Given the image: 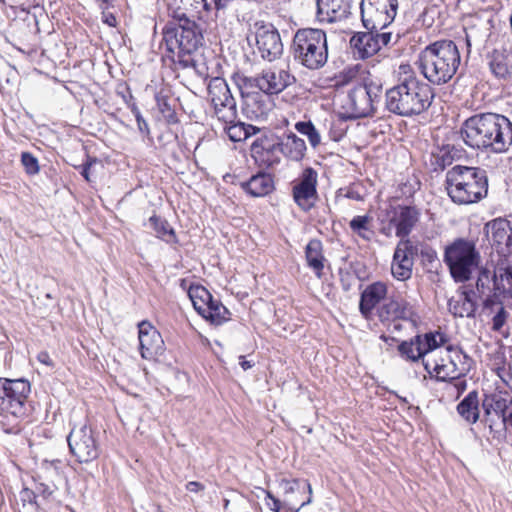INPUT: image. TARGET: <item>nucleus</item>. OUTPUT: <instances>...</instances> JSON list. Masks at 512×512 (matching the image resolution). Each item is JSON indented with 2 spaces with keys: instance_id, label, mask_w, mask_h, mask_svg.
Returning <instances> with one entry per match:
<instances>
[{
  "instance_id": "774afa93",
  "label": "nucleus",
  "mask_w": 512,
  "mask_h": 512,
  "mask_svg": "<svg viewBox=\"0 0 512 512\" xmlns=\"http://www.w3.org/2000/svg\"><path fill=\"white\" fill-rule=\"evenodd\" d=\"M204 488H205L204 485L197 481H190L186 484V489L189 492H193V493H198L200 491H203Z\"/></svg>"
},
{
  "instance_id": "b1692460",
  "label": "nucleus",
  "mask_w": 512,
  "mask_h": 512,
  "mask_svg": "<svg viewBox=\"0 0 512 512\" xmlns=\"http://www.w3.org/2000/svg\"><path fill=\"white\" fill-rule=\"evenodd\" d=\"M419 217L420 211L415 206H399V212L392 219L396 228V235L400 238L407 237L419 221Z\"/></svg>"
},
{
  "instance_id": "f03ea898",
  "label": "nucleus",
  "mask_w": 512,
  "mask_h": 512,
  "mask_svg": "<svg viewBox=\"0 0 512 512\" xmlns=\"http://www.w3.org/2000/svg\"><path fill=\"white\" fill-rule=\"evenodd\" d=\"M398 84L385 92V108L400 117H413L422 114L431 106L434 99L433 88L420 80L410 65H400Z\"/></svg>"
},
{
  "instance_id": "7ed1b4c3",
  "label": "nucleus",
  "mask_w": 512,
  "mask_h": 512,
  "mask_svg": "<svg viewBox=\"0 0 512 512\" xmlns=\"http://www.w3.org/2000/svg\"><path fill=\"white\" fill-rule=\"evenodd\" d=\"M163 40L167 57L175 65L183 69L195 66L194 54L203 45L204 37L194 20L181 14L175 21L168 22L163 30Z\"/></svg>"
},
{
  "instance_id": "338daca9",
  "label": "nucleus",
  "mask_w": 512,
  "mask_h": 512,
  "mask_svg": "<svg viewBox=\"0 0 512 512\" xmlns=\"http://www.w3.org/2000/svg\"><path fill=\"white\" fill-rule=\"evenodd\" d=\"M37 360L40 363H42V364H44V365H46L48 367H53L54 366V363H53L52 359L50 358V355H49V353L47 351L39 352L38 355H37Z\"/></svg>"
},
{
  "instance_id": "a19ab883",
  "label": "nucleus",
  "mask_w": 512,
  "mask_h": 512,
  "mask_svg": "<svg viewBox=\"0 0 512 512\" xmlns=\"http://www.w3.org/2000/svg\"><path fill=\"white\" fill-rule=\"evenodd\" d=\"M188 295L195 310L201 315L202 309L206 308L213 299L212 294L202 285H191Z\"/></svg>"
},
{
  "instance_id": "e2e57ef3",
  "label": "nucleus",
  "mask_w": 512,
  "mask_h": 512,
  "mask_svg": "<svg viewBox=\"0 0 512 512\" xmlns=\"http://www.w3.org/2000/svg\"><path fill=\"white\" fill-rule=\"evenodd\" d=\"M21 498L23 501H28L29 503H34L38 505L36 501L37 493L35 490H31L28 488L23 489L21 491Z\"/></svg>"
},
{
  "instance_id": "c9c22d12",
  "label": "nucleus",
  "mask_w": 512,
  "mask_h": 512,
  "mask_svg": "<svg viewBox=\"0 0 512 512\" xmlns=\"http://www.w3.org/2000/svg\"><path fill=\"white\" fill-rule=\"evenodd\" d=\"M413 261L407 258L405 254L394 251L391 264V273L399 281H406L412 276Z\"/></svg>"
},
{
  "instance_id": "c03bdc74",
  "label": "nucleus",
  "mask_w": 512,
  "mask_h": 512,
  "mask_svg": "<svg viewBox=\"0 0 512 512\" xmlns=\"http://www.w3.org/2000/svg\"><path fill=\"white\" fill-rule=\"evenodd\" d=\"M234 80L242 93L244 91L253 93L255 89L262 91V73L255 77L236 74Z\"/></svg>"
},
{
  "instance_id": "473e14b6",
  "label": "nucleus",
  "mask_w": 512,
  "mask_h": 512,
  "mask_svg": "<svg viewBox=\"0 0 512 512\" xmlns=\"http://www.w3.org/2000/svg\"><path fill=\"white\" fill-rule=\"evenodd\" d=\"M340 8L337 0H316V17L320 22H336L341 17Z\"/></svg>"
},
{
  "instance_id": "4c0bfd02",
  "label": "nucleus",
  "mask_w": 512,
  "mask_h": 512,
  "mask_svg": "<svg viewBox=\"0 0 512 512\" xmlns=\"http://www.w3.org/2000/svg\"><path fill=\"white\" fill-rule=\"evenodd\" d=\"M484 422L494 439L502 440L506 437L508 429L506 414L491 413L486 415L484 413Z\"/></svg>"
},
{
  "instance_id": "13d9d810",
  "label": "nucleus",
  "mask_w": 512,
  "mask_h": 512,
  "mask_svg": "<svg viewBox=\"0 0 512 512\" xmlns=\"http://www.w3.org/2000/svg\"><path fill=\"white\" fill-rule=\"evenodd\" d=\"M419 186H420V183L418 181H414L413 183H411V182L403 183L400 186L401 194L407 198H410L414 195L416 190L419 189Z\"/></svg>"
},
{
  "instance_id": "bb28decb",
  "label": "nucleus",
  "mask_w": 512,
  "mask_h": 512,
  "mask_svg": "<svg viewBox=\"0 0 512 512\" xmlns=\"http://www.w3.org/2000/svg\"><path fill=\"white\" fill-rule=\"evenodd\" d=\"M378 31L367 29V32L357 33L351 38V46L358 51L361 58H368L380 50V44L374 36V32Z\"/></svg>"
},
{
  "instance_id": "20e7f679",
  "label": "nucleus",
  "mask_w": 512,
  "mask_h": 512,
  "mask_svg": "<svg viewBox=\"0 0 512 512\" xmlns=\"http://www.w3.org/2000/svg\"><path fill=\"white\" fill-rule=\"evenodd\" d=\"M460 63L458 46L452 40H438L429 44L420 52L416 62L422 75L434 85L448 83Z\"/></svg>"
},
{
  "instance_id": "aec40b11",
  "label": "nucleus",
  "mask_w": 512,
  "mask_h": 512,
  "mask_svg": "<svg viewBox=\"0 0 512 512\" xmlns=\"http://www.w3.org/2000/svg\"><path fill=\"white\" fill-rule=\"evenodd\" d=\"M487 62L491 73L499 80L512 78V51L507 49H494L487 55Z\"/></svg>"
},
{
  "instance_id": "37998d69",
  "label": "nucleus",
  "mask_w": 512,
  "mask_h": 512,
  "mask_svg": "<svg viewBox=\"0 0 512 512\" xmlns=\"http://www.w3.org/2000/svg\"><path fill=\"white\" fill-rule=\"evenodd\" d=\"M446 341V336L439 332H429L425 333L424 335H421L419 347L423 357L429 352L443 345Z\"/></svg>"
},
{
  "instance_id": "864d4df0",
  "label": "nucleus",
  "mask_w": 512,
  "mask_h": 512,
  "mask_svg": "<svg viewBox=\"0 0 512 512\" xmlns=\"http://www.w3.org/2000/svg\"><path fill=\"white\" fill-rule=\"evenodd\" d=\"M478 34L479 30L475 26H472L469 29L465 30V41L468 52H470L472 43L481 45L485 41L483 38H479Z\"/></svg>"
},
{
  "instance_id": "c85d7f7f",
  "label": "nucleus",
  "mask_w": 512,
  "mask_h": 512,
  "mask_svg": "<svg viewBox=\"0 0 512 512\" xmlns=\"http://www.w3.org/2000/svg\"><path fill=\"white\" fill-rule=\"evenodd\" d=\"M449 361L458 376H466L474 365V360L460 346L448 345Z\"/></svg>"
},
{
  "instance_id": "1a4fd4ad",
  "label": "nucleus",
  "mask_w": 512,
  "mask_h": 512,
  "mask_svg": "<svg viewBox=\"0 0 512 512\" xmlns=\"http://www.w3.org/2000/svg\"><path fill=\"white\" fill-rule=\"evenodd\" d=\"M31 384L27 379L0 378V416L15 419L29 413Z\"/></svg>"
},
{
  "instance_id": "5701e85b",
  "label": "nucleus",
  "mask_w": 512,
  "mask_h": 512,
  "mask_svg": "<svg viewBox=\"0 0 512 512\" xmlns=\"http://www.w3.org/2000/svg\"><path fill=\"white\" fill-rule=\"evenodd\" d=\"M475 292L463 288L457 298L452 297L448 301V310L454 317H474L477 308L474 300Z\"/></svg>"
},
{
  "instance_id": "49530a36",
  "label": "nucleus",
  "mask_w": 512,
  "mask_h": 512,
  "mask_svg": "<svg viewBox=\"0 0 512 512\" xmlns=\"http://www.w3.org/2000/svg\"><path fill=\"white\" fill-rule=\"evenodd\" d=\"M301 483L303 484V488L306 487L309 492V498L307 499V501L303 502L301 505V506H304L306 504L311 503V501H312V497H311L312 487H311V484L307 480L300 481L299 479H292V480L281 479L279 482V485L283 489L285 494H291L300 488Z\"/></svg>"
},
{
  "instance_id": "6ab92c4d",
  "label": "nucleus",
  "mask_w": 512,
  "mask_h": 512,
  "mask_svg": "<svg viewBox=\"0 0 512 512\" xmlns=\"http://www.w3.org/2000/svg\"><path fill=\"white\" fill-rule=\"evenodd\" d=\"M262 92L268 95L279 94L296 82V78L284 68H273L262 71Z\"/></svg>"
},
{
  "instance_id": "8fccbe9b",
  "label": "nucleus",
  "mask_w": 512,
  "mask_h": 512,
  "mask_svg": "<svg viewBox=\"0 0 512 512\" xmlns=\"http://www.w3.org/2000/svg\"><path fill=\"white\" fill-rule=\"evenodd\" d=\"M434 378L439 382H449L452 379L459 378L449 363L435 364L433 367Z\"/></svg>"
},
{
  "instance_id": "603ef678",
  "label": "nucleus",
  "mask_w": 512,
  "mask_h": 512,
  "mask_svg": "<svg viewBox=\"0 0 512 512\" xmlns=\"http://www.w3.org/2000/svg\"><path fill=\"white\" fill-rule=\"evenodd\" d=\"M21 162L25 168V171L29 175H35L39 172L38 160L33 154L29 152H23L21 155Z\"/></svg>"
},
{
  "instance_id": "f8f14e48",
  "label": "nucleus",
  "mask_w": 512,
  "mask_h": 512,
  "mask_svg": "<svg viewBox=\"0 0 512 512\" xmlns=\"http://www.w3.org/2000/svg\"><path fill=\"white\" fill-rule=\"evenodd\" d=\"M208 94L218 120L231 123L237 119L236 100L224 78H212L208 84Z\"/></svg>"
},
{
  "instance_id": "2f4dec72",
  "label": "nucleus",
  "mask_w": 512,
  "mask_h": 512,
  "mask_svg": "<svg viewBox=\"0 0 512 512\" xmlns=\"http://www.w3.org/2000/svg\"><path fill=\"white\" fill-rule=\"evenodd\" d=\"M456 410L468 424L476 423L480 416L478 392L470 391L458 403Z\"/></svg>"
},
{
  "instance_id": "e433bc0d",
  "label": "nucleus",
  "mask_w": 512,
  "mask_h": 512,
  "mask_svg": "<svg viewBox=\"0 0 512 512\" xmlns=\"http://www.w3.org/2000/svg\"><path fill=\"white\" fill-rule=\"evenodd\" d=\"M371 223L372 218L369 215H357L350 220L349 227L353 234L369 242L375 235Z\"/></svg>"
},
{
  "instance_id": "9b49d317",
  "label": "nucleus",
  "mask_w": 512,
  "mask_h": 512,
  "mask_svg": "<svg viewBox=\"0 0 512 512\" xmlns=\"http://www.w3.org/2000/svg\"><path fill=\"white\" fill-rule=\"evenodd\" d=\"M69 451L78 463H90L100 455V445L91 427H74L67 436Z\"/></svg>"
},
{
  "instance_id": "0eeeda50",
  "label": "nucleus",
  "mask_w": 512,
  "mask_h": 512,
  "mask_svg": "<svg viewBox=\"0 0 512 512\" xmlns=\"http://www.w3.org/2000/svg\"><path fill=\"white\" fill-rule=\"evenodd\" d=\"M291 52L300 65L309 70H318L328 60L326 32L318 28H301L294 34Z\"/></svg>"
},
{
  "instance_id": "a18cd8bd",
  "label": "nucleus",
  "mask_w": 512,
  "mask_h": 512,
  "mask_svg": "<svg viewBox=\"0 0 512 512\" xmlns=\"http://www.w3.org/2000/svg\"><path fill=\"white\" fill-rule=\"evenodd\" d=\"M295 129L308 138L310 145L315 148L321 142V137L314 124L309 121H299L295 124Z\"/></svg>"
},
{
  "instance_id": "6e6d98bb",
  "label": "nucleus",
  "mask_w": 512,
  "mask_h": 512,
  "mask_svg": "<svg viewBox=\"0 0 512 512\" xmlns=\"http://www.w3.org/2000/svg\"><path fill=\"white\" fill-rule=\"evenodd\" d=\"M97 162H98V159L96 157H91V156L87 155L86 161L77 167L80 170L81 175L84 177V179L87 182L91 181L90 175H89V170Z\"/></svg>"
},
{
  "instance_id": "72a5a7b5",
  "label": "nucleus",
  "mask_w": 512,
  "mask_h": 512,
  "mask_svg": "<svg viewBox=\"0 0 512 512\" xmlns=\"http://www.w3.org/2000/svg\"><path fill=\"white\" fill-rule=\"evenodd\" d=\"M201 316L214 325H221L230 318L229 310L218 299H212L208 306L202 309Z\"/></svg>"
},
{
  "instance_id": "cd10ccee",
  "label": "nucleus",
  "mask_w": 512,
  "mask_h": 512,
  "mask_svg": "<svg viewBox=\"0 0 512 512\" xmlns=\"http://www.w3.org/2000/svg\"><path fill=\"white\" fill-rule=\"evenodd\" d=\"M493 288L503 294L512 289V263L503 257L499 259L492 275Z\"/></svg>"
},
{
  "instance_id": "ea45409f",
  "label": "nucleus",
  "mask_w": 512,
  "mask_h": 512,
  "mask_svg": "<svg viewBox=\"0 0 512 512\" xmlns=\"http://www.w3.org/2000/svg\"><path fill=\"white\" fill-rule=\"evenodd\" d=\"M420 340L421 335H416L410 340L401 341L398 345V352L400 356L411 362H417L419 359L423 358L419 347Z\"/></svg>"
},
{
  "instance_id": "412c9836",
  "label": "nucleus",
  "mask_w": 512,
  "mask_h": 512,
  "mask_svg": "<svg viewBox=\"0 0 512 512\" xmlns=\"http://www.w3.org/2000/svg\"><path fill=\"white\" fill-rule=\"evenodd\" d=\"M387 295V285L377 281L368 285L360 295L359 311L364 318H369L373 309Z\"/></svg>"
},
{
  "instance_id": "7c9ffc66",
  "label": "nucleus",
  "mask_w": 512,
  "mask_h": 512,
  "mask_svg": "<svg viewBox=\"0 0 512 512\" xmlns=\"http://www.w3.org/2000/svg\"><path fill=\"white\" fill-rule=\"evenodd\" d=\"M281 154L292 161H301L306 154V143L294 133H289L280 141Z\"/></svg>"
},
{
  "instance_id": "69168bd1",
  "label": "nucleus",
  "mask_w": 512,
  "mask_h": 512,
  "mask_svg": "<svg viewBox=\"0 0 512 512\" xmlns=\"http://www.w3.org/2000/svg\"><path fill=\"white\" fill-rule=\"evenodd\" d=\"M135 119H136L139 131L142 134L149 135L150 134L149 125H148L147 121L143 118V116L137 115V118H135Z\"/></svg>"
},
{
  "instance_id": "a878e982",
  "label": "nucleus",
  "mask_w": 512,
  "mask_h": 512,
  "mask_svg": "<svg viewBox=\"0 0 512 512\" xmlns=\"http://www.w3.org/2000/svg\"><path fill=\"white\" fill-rule=\"evenodd\" d=\"M511 405L512 394L508 391L496 390L490 394H485L482 400V408L486 415L491 413L506 414Z\"/></svg>"
},
{
  "instance_id": "423d86ee",
  "label": "nucleus",
  "mask_w": 512,
  "mask_h": 512,
  "mask_svg": "<svg viewBox=\"0 0 512 512\" xmlns=\"http://www.w3.org/2000/svg\"><path fill=\"white\" fill-rule=\"evenodd\" d=\"M383 93L382 81L368 76L352 87L340 99V116L344 120H355L371 116L375 105L381 100Z\"/></svg>"
},
{
  "instance_id": "4d7b16f0",
  "label": "nucleus",
  "mask_w": 512,
  "mask_h": 512,
  "mask_svg": "<svg viewBox=\"0 0 512 512\" xmlns=\"http://www.w3.org/2000/svg\"><path fill=\"white\" fill-rule=\"evenodd\" d=\"M340 283L344 291H349L354 284V276L349 271L340 269L339 271Z\"/></svg>"
},
{
  "instance_id": "393cba45",
  "label": "nucleus",
  "mask_w": 512,
  "mask_h": 512,
  "mask_svg": "<svg viewBox=\"0 0 512 512\" xmlns=\"http://www.w3.org/2000/svg\"><path fill=\"white\" fill-rule=\"evenodd\" d=\"M156 106L163 119L168 125H174L179 122L176 113L177 99L173 97L169 89H160L155 93Z\"/></svg>"
},
{
  "instance_id": "f704fd0d",
  "label": "nucleus",
  "mask_w": 512,
  "mask_h": 512,
  "mask_svg": "<svg viewBox=\"0 0 512 512\" xmlns=\"http://www.w3.org/2000/svg\"><path fill=\"white\" fill-rule=\"evenodd\" d=\"M465 150L454 144H445L438 148L437 153L434 154L436 164L444 169L450 166L454 161L463 158Z\"/></svg>"
},
{
  "instance_id": "79ce46f5",
  "label": "nucleus",
  "mask_w": 512,
  "mask_h": 512,
  "mask_svg": "<svg viewBox=\"0 0 512 512\" xmlns=\"http://www.w3.org/2000/svg\"><path fill=\"white\" fill-rule=\"evenodd\" d=\"M149 222L152 225L158 238L162 239L167 243L176 242V235L170 224L157 215H153L149 218Z\"/></svg>"
},
{
  "instance_id": "dca6fc26",
  "label": "nucleus",
  "mask_w": 512,
  "mask_h": 512,
  "mask_svg": "<svg viewBox=\"0 0 512 512\" xmlns=\"http://www.w3.org/2000/svg\"><path fill=\"white\" fill-rule=\"evenodd\" d=\"M251 156L260 167H272L280 163V139L275 135H264L251 145Z\"/></svg>"
},
{
  "instance_id": "4468645a",
  "label": "nucleus",
  "mask_w": 512,
  "mask_h": 512,
  "mask_svg": "<svg viewBox=\"0 0 512 512\" xmlns=\"http://www.w3.org/2000/svg\"><path fill=\"white\" fill-rule=\"evenodd\" d=\"M257 50L262 59L269 62L283 53V44L278 30L272 24H262L255 33Z\"/></svg>"
},
{
  "instance_id": "39448f33",
  "label": "nucleus",
  "mask_w": 512,
  "mask_h": 512,
  "mask_svg": "<svg viewBox=\"0 0 512 512\" xmlns=\"http://www.w3.org/2000/svg\"><path fill=\"white\" fill-rule=\"evenodd\" d=\"M445 189L455 204L477 203L488 194L487 171L481 167L455 165L446 172Z\"/></svg>"
},
{
  "instance_id": "58836bf2",
  "label": "nucleus",
  "mask_w": 512,
  "mask_h": 512,
  "mask_svg": "<svg viewBox=\"0 0 512 512\" xmlns=\"http://www.w3.org/2000/svg\"><path fill=\"white\" fill-rule=\"evenodd\" d=\"M225 124L226 133L229 139L233 142L244 141L257 131L255 126L237 121V119L231 123Z\"/></svg>"
},
{
  "instance_id": "3c124183",
  "label": "nucleus",
  "mask_w": 512,
  "mask_h": 512,
  "mask_svg": "<svg viewBox=\"0 0 512 512\" xmlns=\"http://www.w3.org/2000/svg\"><path fill=\"white\" fill-rule=\"evenodd\" d=\"M478 278L476 281V290L480 295H484L486 291L490 290V282L492 275L486 267H479Z\"/></svg>"
},
{
  "instance_id": "f257e3e1",
  "label": "nucleus",
  "mask_w": 512,
  "mask_h": 512,
  "mask_svg": "<svg viewBox=\"0 0 512 512\" xmlns=\"http://www.w3.org/2000/svg\"><path fill=\"white\" fill-rule=\"evenodd\" d=\"M460 134L469 147L500 154L512 145V122L502 114L476 113L462 123Z\"/></svg>"
},
{
  "instance_id": "6e6552de",
  "label": "nucleus",
  "mask_w": 512,
  "mask_h": 512,
  "mask_svg": "<svg viewBox=\"0 0 512 512\" xmlns=\"http://www.w3.org/2000/svg\"><path fill=\"white\" fill-rule=\"evenodd\" d=\"M481 260L476 242L471 239L456 238L444 249L443 261L456 283L469 281L479 269Z\"/></svg>"
},
{
  "instance_id": "de8ad7c7",
  "label": "nucleus",
  "mask_w": 512,
  "mask_h": 512,
  "mask_svg": "<svg viewBox=\"0 0 512 512\" xmlns=\"http://www.w3.org/2000/svg\"><path fill=\"white\" fill-rule=\"evenodd\" d=\"M422 246H425V243H415L409 239L401 240L395 251L400 252L402 255L405 254L407 258L414 262V258L421 254Z\"/></svg>"
},
{
  "instance_id": "5fc2aeb1",
  "label": "nucleus",
  "mask_w": 512,
  "mask_h": 512,
  "mask_svg": "<svg viewBox=\"0 0 512 512\" xmlns=\"http://www.w3.org/2000/svg\"><path fill=\"white\" fill-rule=\"evenodd\" d=\"M507 318L508 312L505 310L503 306H501L498 312L492 318V329L494 331H500L501 328L506 323Z\"/></svg>"
},
{
  "instance_id": "f3484780",
  "label": "nucleus",
  "mask_w": 512,
  "mask_h": 512,
  "mask_svg": "<svg viewBox=\"0 0 512 512\" xmlns=\"http://www.w3.org/2000/svg\"><path fill=\"white\" fill-rule=\"evenodd\" d=\"M317 172L307 167L303 170L299 183L293 187V198L299 207L303 210H309L313 205V200L317 198Z\"/></svg>"
},
{
  "instance_id": "09e8293b",
  "label": "nucleus",
  "mask_w": 512,
  "mask_h": 512,
  "mask_svg": "<svg viewBox=\"0 0 512 512\" xmlns=\"http://www.w3.org/2000/svg\"><path fill=\"white\" fill-rule=\"evenodd\" d=\"M420 258L423 266L429 272H431L433 269H436L439 265V259L436 250L427 244L422 246Z\"/></svg>"
},
{
  "instance_id": "a211bd4d",
  "label": "nucleus",
  "mask_w": 512,
  "mask_h": 512,
  "mask_svg": "<svg viewBox=\"0 0 512 512\" xmlns=\"http://www.w3.org/2000/svg\"><path fill=\"white\" fill-rule=\"evenodd\" d=\"M140 354L143 359H153L163 352L164 341L161 334L148 321L138 324Z\"/></svg>"
},
{
  "instance_id": "2eb2a0df",
  "label": "nucleus",
  "mask_w": 512,
  "mask_h": 512,
  "mask_svg": "<svg viewBox=\"0 0 512 512\" xmlns=\"http://www.w3.org/2000/svg\"><path fill=\"white\" fill-rule=\"evenodd\" d=\"M484 230L500 257H507L512 254V227L510 221L504 218H497L488 222Z\"/></svg>"
},
{
  "instance_id": "9d476101",
  "label": "nucleus",
  "mask_w": 512,
  "mask_h": 512,
  "mask_svg": "<svg viewBox=\"0 0 512 512\" xmlns=\"http://www.w3.org/2000/svg\"><path fill=\"white\" fill-rule=\"evenodd\" d=\"M361 20L366 29L383 30L393 23L399 0H362Z\"/></svg>"
},
{
  "instance_id": "680f3d73",
  "label": "nucleus",
  "mask_w": 512,
  "mask_h": 512,
  "mask_svg": "<svg viewBox=\"0 0 512 512\" xmlns=\"http://www.w3.org/2000/svg\"><path fill=\"white\" fill-rule=\"evenodd\" d=\"M202 10L207 14V16L211 15L214 11V17L217 18L216 8L214 6V0H201L200 1Z\"/></svg>"
},
{
  "instance_id": "4be33fe9",
  "label": "nucleus",
  "mask_w": 512,
  "mask_h": 512,
  "mask_svg": "<svg viewBox=\"0 0 512 512\" xmlns=\"http://www.w3.org/2000/svg\"><path fill=\"white\" fill-rule=\"evenodd\" d=\"M240 187L252 197H264L275 189L272 175L266 172L252 175L249 180L240 182Z\"/></svg>"
},
{
  "instance_id": "c756f323",
  "label": "nucleus",
  "mask_w": 512,
  "mask_h": 512,
  "mask_svg": "<svg viewBox=\"0 0 512 512\" xmlns=\"http://www.w3.org/2000/svg\"><path fill=\"white\" fill-rule=\"evenodd\" d=\"M305 258L309 268L313 270L318 278L323 275L325 257L323 244L319 239H311L305 248Z\"/></svg>"
},
{
  "instance_id": "bf43d9fd",
  "label": "nucleus",
  "mask_w": 512,
  "mask_h": 512,
  "mask_svg": "<svg viewBox=\"0 0 512 512\" xmlns=\"http://www.w3.org/2000/svg\"><path fill=\"white\" fill-rule=\"evenodd\" d=\"M465 377L466 376H460L448 382L456 390L457 398L467 389V380Z\"/></svg>"
},
{
  "instance_id": "ddd939ff",
  "label": "nucleus",
  "mask_w": 512,
  "mask_h": 512,
  "mask_svg": "<svg viewBox=\"0 0 512 512\" xmlns=\"http://www.w3.org/2000/svg\"><path fill=\"white\" fill-rule=\"evenodd\" d=\"M377 315L382 324L391 327V322L410 321L416 323L417 313L405 299L401 297H389L377 310Z\"/></svg>"
},
{
  "instance_id": "0e129e2a",
  "label": "nucleus",
  "mask_w": 512,
  "mask_h": 512,
  "mask_svg": "<svg viewBox=\"0 0 512 512\" xmlns=\"http://www.w3.org/2000/svg\"><path fill=\"white\" fill-rule=\"evenodd\" d=\"M35 491L37 493V496L41 495L44 498L49 497L52 494V492H53L52 489L48 485H46L44 483L37 484L36 488H35Z\"/></svg>"
},
{
  "instance_id": "052dcab7",
  "label": "nucleus",
  "mask_w": 512,
  "mask_h": 512,
  "mask_svg": "<svg viewBox=\"0 0 512 512\" xmlns=\"http://www.w3.org/2000/svg\"><path fill=\"white\" fill-rule=\"evenodd\" d=\"M374 36L377 39L378 44H380V48H381L382 46H387L390 43L392 33L378 31V32H374Z\"/></svg>"
}]
</instances>
